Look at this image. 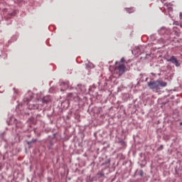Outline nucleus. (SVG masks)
<instances>
[{"mask_svg": "<svg viewBox=\"0 0 182 182\" xmlns=\"http://www.w3.org/2000/svg\"><path fill=\"white\" fill-rule=\"evenodd\" d=\"M179 26L182 28V23L179 24Z\"/></svg>", "mask_w": 182, "mask_h": 182, "instance_id": "bb28decb", "label": "nucleus"}, {"mask_svg": "<svg viewBox=\"0 0 182 182\" xmlns=\"http://www.w3.org/2000/svg\"><path fill=\"white\" fill-rule=\"evenodd\" d=\"M115 70H118L119 76L126 72V66L124 64L120 63L118 67H115Z\"/></svg>", "mask_w": 182, "mask_h": 182, "instance_id": "39448f33", "label": "nucleus"}, {"mask_svg": "<svg viewBox=\"0 0 182 182\" xmlns=\"http://www.w3.org/2000/svg\"><path fill=\"white\" fill-rule=\"evenodd\" d=\"M14 94H17L18 93V91H16V89L14 88Z\"/></svg>", "mask_w": 182, "mask_h": 182, "instance_id": "5701e85b", "label": "nucleus"}, {"mask_svg": "<svg viewBox=\"0 0 182 182\" xmlns=\"http://www.w3.org/2000/svg\"><path fill=\"white\" fill-rule=\"evenodd\" d=\"M151 38L153 39V38H154V35H152V36H151Z\"/></svg>", "mask_w": 182, "mask_h": 182, "instance_id": "393cba45", "label": "nucleus"}, {"mask_svg": "<svg viewBox=\"0 0 182 182\" xmlns=\"http://www.w3.org/2000/svg\"><path fill=\"white\" fill-rule=\"evenodd\" d=\"M163 149H164V146L163 145H160L158 148H157V151H161V150H163Z\"/></svg>", "mask_w": 182, "mask_h": 182, "instance_id": "dca6fc26", "label": "nucleus"}, {"mask_svg": "<svg viewBox=\"0 0 182 182\" xmlns=\"http://www.w3.org/2000/svg\"><path fill=\"white\" fill-rule=\"evenodd\" d=\"M31 99H32V96H30V97H26L23 99V102L24 103H26V105H27L28 109H29L30 110H32V109L33 110H36V109H39V105H38L36 102H32Z\"/></svg>", "mask_w": 182, "mask_h": 182, "instance_id": "20e7f679", "label": "nucleus"}, {"mask_svg": "<svg viewBox=\"0 0 182 182\" xmlns=\"http://www.w3.org/2000/svg\"><path fill=\"white\" fill-rule=\"evenodd\" d=\"M16 126L18 127V124H16Z\"/></svg>", "mask_w": 182, "mask_h": 182, "instance_id": "2f4dec72", "label": "nucleus"}, {"mask_svg": "<svg viewBox=\"0 0 182 182\" xmlns=\"http://www.w3.org/2000/svg\"><path fill=\"white\" fill-rule=\"evenodd\" d=\"M6 122H7V124H9V122L7 121Z\"/></svg>", "mask_w": 182, "mask_h": 182, "instance_id": "c756f323", "label": "nucleus"}, {"mask_svg": "<svg viewBox=\"0 0 182 182\" xmlns=\"http://www.w3.org/2000/svg\"><path fill=\"white\" fill-rule=\"evenodd\" d=\"M176 25H178V23H176Z\"/></svg>", "mask_w": 182, "mask_h": 182, "instance_id": "473e14b6", "label": "nucleus"}, {"mask_svg": "<svg viewBox=\"0 0 182 182\" xmlns=\"http://www.w3.org/2000/svg\"><path fill=\"white\" fill-rule=\"evenodd\" d=\"M125 10L127 11V12H128V14H133L134 9V8H130V9L126 8Z\"/></svg>", "mask_w": 182, "mask_h": 182, "instance_id": "4468645a", "label": "nucleus"}, {"mask_svg": "<svg viewBox=\"0 0 182 182\" xmlns=\"http://www.w3.org/2000/svg\"><path fill=\"white\" fill-rule=\"evenodd\" d=\"M36 141H38V139H32L31 141H28L27 144H28V146H30V144H32V143H36Z\"/></svg>", "mask_w": 182, "mask_h": 182, "instance_id": "f8f14e48", "label": "nucleus"}, {"mask_svg": "<svg viewBox=\"0 0 182 182\" xmlns=\"http://www.w3.org/2000/svg\"><path fill=\"white\" fill-rule=\"evenodd\" d=\"M86 69H93L95 68V65L93 63L88 62L87 63H85Z\"/></svg>", "mask_w": 182, "mask_h": 182, "instance_id": "9d476101", "label": "nucleus"}, {"mask_svg": "<svg viewBox=\"0 0 182 182\" xmlns=\"http://www.w3.org/2000/svg\"><path fill=\"white\" fill-rule=\"evenodd\" d=\"M60 86H61V88H60L61 92H65V90H66L67 89H69V81L61 82Z\"/></svg>", "mask_w": 182, "mask_h": 182, "instance_id": "0eeeda50", "label": "nucleus"}, {"mask_svg": "<svg viewBox=\"0 0 182 182\" xmlns=\"http://www.w3.org/2000/svg\"><path fill=\"white\" fill-rule=\"evenodd\" d=\"M124 60V58H121L120 63H123Z\"/></svg>", "mask_w": 182, "mask_h": 182, "instance_id": "aec40b11", "label": "nucleus"}, {"mask_svg": "<svg viewBox=\"0 0 182 182\" xmlns=\"http://www.w3.org/2000/svg\"><path fill=\"white\" fill-rule=\"evenodd\" d=\"M37 116H38L39 117H41V114H38Z\"/></svg>", "mask_w": 182, "mask_h": 182, "instance_id": "7c9ffc66", "label": "nucleus"}, {"mask_svg": "<svg viewBox=\"0 0 182 182\" xmlns=\"http://www.w3.org/2000/svg\"><path fill=\"white\" fill-rule=\"evenodd\" d=\"M166 6L168 12H171L173 11V7L171 6V5L167 4Z\"/></svg>", "mask_w": 182, "mask_h": 182, "instance_id": "ddd939ff", "label": "nucleus"}, {"mask_svg": "<svg viewBox=\"0 0 182 182\" xmlns=\"http://www.w3.org/2000/svg\"><path fill=\"white\" fill-rule=\"evenodd\" d=\"M5 132L0 133V137H4Z\"/></svg>", "mask_w": 182, "mask_h": 182, "instance_id": "412c9836", "label": "nucleus"}, {"mask_svg": "<svg viewBox=\"0 0 182 182\" xmlns=\"http://www.w3.org/2000/svg\"><path fill=\"white\" fill-rule=\"evenodd\" d=\"M148 86L149 89H151L153 92H159L163 87H166L167 86V83L163 80H154L148 82Z\"/></svg>", "mask_w": 182, "mask_h": 182, "instance_id": "7ed1b4c3", "label": "nucleus"}, {"mask_svg": "<svg viewBox=\"0 0 182 182\" xmlns=\"http://www.w3.org/2000/svg\"><path fill=\"white\" fill-rule=\"evenodd\" d=\"M9 15L10 16H14V15H15V14H14V13H10V14H9Z\"/></svg>", "mask_w": 182, "mask_h": 182, "instance_id": "4be33fe9", "label": "nucleus"}, {"mask_svg": "<svg viewBox=\"0 0 182 182\" xmlns=\"http://www.w3.org/2000/svg\"><path fill=\"white\" fill-rule=\"evenodd\" d=\"M105 164L107 165V164H110V159H107L105 161Z\"/></svg>", "mask_w": 182, "mask_h": 182, "instance_id": "6ab92c4d", "label": "nucleus"}, {"mask_svg": "<svg viewBox=\"0 0 182 182\" xmlns=\"http://www.w3.org/2000/svg\"><path fill=\"white\" fill-rule=\"evenodd\" d=\"M180 126H182V122H180Z\"/></svg>", "mask_w": 182, "mask_h": 182, "instance_id": "c85d7f7f", "label": "nucleus"}, {"mask_svg": "<svg viewBox=\"0 0 182 182\" xmlns=\"http://www.w3.org/2000/svg\"><path fill=\"white\" fill-rule=\"evenodd\" d=\"M144 174V172L143 171V170H140V171H139V176H140L141 177H143Z\"/></svg>", "mask_w": 182, "mask_h": 182, "instance_id": "f3484780", "label": "nucleus"}, {"mask_svg": "<svg viewBox=\"0 0 182 182\" xmlns=\"http://www.w3.org/2000/svg\"><path fill=\"white\" fill-rule=\"evenodd\" d=\"M121 143H122V146H124V141H121Z\"/></svg>", "mask_w": 182, "mask_h": 182, "instance_id": "a878e982", "label": "nucleus"}, {"mask_svg": "<svg viewBox=\"0 0 182 182\" xmlns=\"http://www.w3.org/2000/svg\"><path fill=\"white\" fill-rule=\"evenodd\" d=\"M167 62H171V63L175 65L176 68H178L180 66V63L178 62V60H177V58H176L174 55L171 56V58L167 60Z\"/></svg>", "mask_w": 182, "mask_h": 182, "instance_id": "423d86ee", "label": "nucleus"}, {"mask_svg": "<svg viewBox=\"0 0 182 182\" xmlns=\"http://www.w3.org/2000/svg\"><path fill=\"white\" fill-rule=\"evenodd\" d=\"M53 146V142L50 141V146H48V148L49 149H52V146Z\"/></svg>", "mask_w": 182, "mask_h": 182, "instance_id": "a211bd4d", "label": "nucleus"}, {"mask_svg": "<svg viewBox=\"0 0 182 182\" xmlns=\"http://www.w3.org/2000/svg\"><path fill=\"white\" fill-rule=\"evenodd\" d=\"M179 16H180V19H182V13H180Z\"/></svg>", "mask_w": 182, "mask_h": 182, "instance_id": "b1692460", "label": "nucleus"}, {"mask_svg": "<svg viewBox=\"0 0 182 182\" xmlns=\"http://www.w3.org/2000/svg\"><path fill=\"white\" fill-rule=\"evenodd\" d=\"M137 53H141V46L135 47Z\"/></svg>", "mask_w": 182, "mask_h": 182, "instance_id": "9b49d317", "label": "nucleus"}, {"mask_svg": "<svg viewBox=\"0 0 182 182\" xmlns=\"http://www.w3.org/2000/svg\"><path fill=\"white\" fill-rule=\"evenodd\" d=\"M158 33L159 35L164 36V38H161L159 40H158L159 43H166L167 41L171 42V41H173L171 34H170V29L166 27H161L159 30H158Z\"/></svg>", "mask_w": 182, "mask_h": 182, "instance_id": "f03ea898", "label": "nucleus"}, {"mask_svg": "<svg viewBox=\"0 0 182 182\" xmlns=\"http://www.w3.org/2000/svg\"><path fill=\"white\" fill-rule=\"evenodd\" d=\"M65 103H67V104H68V103H69V101H65Z\"/></svg>", "mask_w": 182, "mask_h": 182, "instance_id": "cd10ccee", "label": "nucleus"}, {"mask_svg": "<svg viewBox=\"0 0 182 182\" xmlns=\"http://www.w3.org/2000/svg\"><path fill=\"white\" fill-rule=\"evenodd\" d=\"M41 102L47 105V103H49V102H50V97L49 95L45 96L42 98Z\"/></svg>", "mask_w": 182, "mask_h": 182, "instance_id": "6e6552de", "label": "nucleus"}, {"mask_svg": "<svg viewBox=\"0 0 182 182\" xmlns=\"http://www.w3.org/2000/svg\"><path fill=\"white\" fill-rule=\"evenodd\" d=\"M75 90H77V92L68 93V97L69 100H72L74 102H79L80 100V97H79L78 95L85 93V92H86V87H85V85H78L75 87Z\"/></svg>", "mask_w": 182, "mask_h": 182, "instance_id": "f257e3e1", "label": "nucleus"}, {"mask_svg": "<svg viewBox=\"0 0 182 182\" xmlns=\"http://www.w3.org/2000/svg\"><path fill=\"white\" fill-rule=\"evenodd\" d=\"M173 32L176 36H180L181 35V32H180V29H178L177 27L173 28Z\"/></svg>", "mask_w": 182, "mask_h": 182, "instance_id": "1a4fd4ad", "label": "nucleus"}, {"mask_svg": "<svg viewBox=\"0 0 182 182\" xmlns=\"http://www.w3.org/2000/svg\"><path fill=\"white\" fill-rule=\"evenodd\" d=\"M97 177H105V173L103 172H98L97 173Z\"/></svg>", "mask_w": 182, "mask_h": 182, "instance_id": "2eb2a0df", "label": "nucleus"}]
</instances>
